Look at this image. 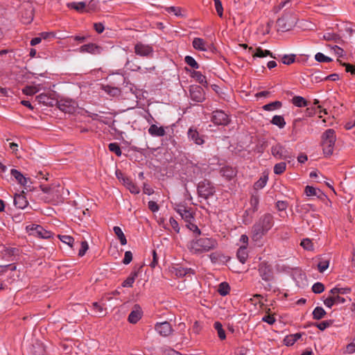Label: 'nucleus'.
I'll use <instances>...</instances> for the list:
<instances>
[{
  "instance_id": "obj_1",
  "label": "nucleus",
  "mask_w": 355,
  "mask_h": 355,
  "mask_svg": "<svg viewBox=\"0 0 355 355\" xmlns=\"http://www.w3.org/2000/svg\"><path fill=\"white\" fill-rule=\"evenodd\" d=\"M273 216L270 214H264L253 225L252 227V238L254 241L260 240L272 227Z\"/></svg>"
},
{
  "instance_id": "obj_2",
  "label": "nucleus",
  "mask_w": 355,
  "mask_h": 355,
  "mask_svg": "<svg viewBox=\"0 0 355 355\" xmlns=\"http://www.w3.org/2000/svg\"><path fill=\"white\" fill-rule=\"evenodd\" d=\"M216 246L217 242L215 239L203 237L191 241L189 243V248L194 254H200L213 250Z\"/></svg>"
},
{
  "instance_id": "obj_3",
  "label": "nucleus",
  "mask_w": 355,
  "mask_h": 355,
  "mask_svg": "<svg viewBox=\"0 0 355 355\" xmlns=\"http://www.w3.org/2000/svg\"><path fill=\"white\" fill-rule=\"evenodd\" d=\"M336 140V132L333 129H327L322 134V146L325 156H330L333 154Z\"/></svg>"
},
{
  "instance_id": "obj_4",
  "label": "nucleus",
  "mask_w": 355,
  "mask_h": 355,
  "mask_svg": "<svg viewBox=\"0 0 355 355\" xmlns=\"http://www.w3.org/2000/svg\"><path fill=\"white\" fill-rule=\"evenodd\" d=\"M270 150L271 154L277 159H285L289 162L290 159L294 158L291 151L279 143L272 146Z\"/></svg>"
},
{
  "instance_id": "obj_5",
  "label": "nucleus",
  "mask_w": 355,
  "mask_h": 355,
  "mask_svg": "<svg viewBox=\"0 0 355 355\" xmlns=\"http://www.w3.org/2000/svg\"><path fill=\"white\" fill-rule=\"evenodd\" d=\"M197 190L198 196L205 199H207L209 197L213 196L215 193L214 187L209 181L207 180L201 181L198 183Z\"/></svg>"
},
{
  "instance_id": "obj_6",
  "label": "nucleus",
  "mask_w": 355,
  "mask_h": 355,
  "mask_svg": "<svg viewBox=\"0 0 355 355\" xmlns=\"http://www.w3.org/2000/svg\"><path fill=\"white\" fill-rule=\"evenodd\" d=\"M26 230L31 235H33L41 239H50L53 235L51 232L45 230L42 226L36 224H31L26 226Z\"/></svg>"
},
{
  "instance_id": "obj_7",
  "label": "nucleus",
  "mask_w": 355,
  "mask_h": 355,
  "mask_svg": "<svg viewBox=\"0 0 355 355\" xmlns=\"http://www.w3.org/2000/svg\"><path fill=\"white\" fill-rule=\"evenodd\" d=\"M135 53L136 55L145 57L146 58H151L154 54V50L152 46L145 44L142 42H137L135 45Z\"/></svg>"
},
{
  "instance_id": "obj_8",
  "label": "nucleus",
  "mask_w": 355,
  "mask_h": 355,
  "mask_svg": "<svg viewBox=\"0 0 355 355\" xmlns=\"http://www.w3.org/2000/svg\"><path fill=\"white\" fill-rule=\"evenodd\" d=\"M258 271L259 276L265 282H268L274 279L272 267L266 261H262L259 263Z\"/></svg>"
},
{
  "instance_id": "obj_9",
  "label": "nucleus",
  "mask_w": 355,
  "mask_h": 355,
  "mask_svg": "<svg viewBox=\"0 0 355 355\" xmlns=\"http://www.w3.org/2000/svg\"><path fill=\"white\" fill-rule=\"evenodd\" d=\"M211 121L218 125H227L230 122V116L224 111L220 110L212 112Z\"/></svg>"
},
{
  "instance_id": "obj_10",
  "label": "nucleus",
  "mask_w": 355,
  "mask_h": 355,
  "mask_svg": "<svg viewBox=\"0 0 355 355\" xmlns=\"http://www.w3.org/2000/svg\"><path fill=\"white\" fill-rule=\"evenodd\" d=\"M189 96L193 101L202 103L205 100V92L199 85H193L189 87Z\"/></svg>"
},
{
  "instance_id": "obj_11",
  "label": "nucleus",
  "mask_w": 355,
  "mask_h": 355,
  "mask_svg": "<svg viewBox=\"0 0 355 355\" xmlns=\"http://www.w3.org/2000/svg\"><path fill=\"white\" fill-rule=\"evenodd\" d=\"M155 329L162 337H168L173 332L171 324L166 321L157 322L155 325Z\"/></svg>"
},
{
  "instance_id": "obj_12",
  "label": "nucleus",
  "mask_w": 355,
  "mask_h": 355,
  "mask_svg": "<svg viewBox=\"0 0 355 355\" xmlns=\"http://www.w3.org/2000/svg\"><path fill=\"white\" fill-rule=\"evenodd\" d=\"M175 210L187 223L190 221H194L195 218L193 213L184 205H177Z\"/></svg>"
},
{
  "instance_id": "obj_13",
  "label": "nucleus",
  "mask_w": 355,
  "mask_h": 355,
  "mask_svg": "<svg viewBox=\"0 0 355 355\" xmlns=\"http://www.w3.org/2000/svg\"><path fill=\"white\" fill-rule=\"evenodd\" d=\"M187 172L189 174V178L191 180L196 178H200L202 176V170L198 164H193V162L188 163L187 165Z\"/></svg>"
},
{
  "instance_id": "obj_14",
  "label": "nucleus",
  "mask_w": 355,
  "mask_h": 355,
  "mask_svg": "<svg viewBox=\"0 0 355 355\" xmlns=\"http://www.w3.org/2000/svg\"><path fill=\"white\" fill-rule=\"evenodd\" d=\"M103 49L94 43H89L80 46V52L88 53L93 55H98L103 52Z\"/></svg>"
},
{
  "instance_id": "obj_15",
  "label": "nucleus",
  "mask_w": 355,
  "mask_h": 355,
  "mask_svg": "<svg viewBox=\"0 0 355 355\" xmlns=\"http://www.w3.org/2000/svg\"><path fill=\"white\" fill-rule=\"evenodd\" d=\"M187 136L190 141L197 145H202L205 143L203 135H201L196 129L190 128L188 130Z\"/></svg>"
},
{
  "instance_id": "obj_16",
  "label": "nucleus",
  "mask_w": 355,
  "mask_h": 355,
  "mask_svg": "<svg viewBox=\"0 0 355 355\" xmlns=\"http://www.w3.org/2000/svg\"><path fill=\"white\" fill-rule=\"evenodd\" d=\"M172 272L178 277H191L195 274V270L190 268L177 266L173 268Z\"/></svg>"
},
{
  "instance_id": "obj_17",
  "label": "nucleus",
  "mask_w": 355,
  "mask_h": 355,
  "mask_svg": "<svg viewBox=\"0 0 355 355\" xmlns=\"http://www.w3.org/2000/svg\"><path fill=\"white\" fill-rule=\"evenodd\" d=\"M142 316V311L139 305L135 304L132 311L128 315V320L130 323L136 324Z\"/></svg>"
},
{
  "instance_id": "obj_18",
  "label": "nucleus",
  "mask_w": 355,
  "mask_h": 355,
  "mask_svg": "<svg viewBox=\"0 0 355 355\" xmlns=\"http://www.w3.org/2000/svg\"><path fill=\"white\" fill-rule=\"evenodd\" d=\"M28 204V200H26V196L24 193H16L14 196V205L16 207L19 209H24L27 207Z\"/></svg>"
},
{
  "instance_id": "obj_19",
  "label": "nucleus",
  "mask_w": 355,
  "mask_h": 355,
  "mask_svg": "<svg viewBox=\"0 0 355 355\" xmlns=\"http://www.w3.org/2000/svg\"><path fill=\"white\" fill-rule=\"evenodd\" d=\"M123 184L133 194H138L140 192L139 188L128 177L122 178Z\"/></svg>"
},
{
  "instance_id": "obj_20",
  "label": "nucleus",
  "mask_w": 355,
  "mask_h": 355,
  "mask_svg": "<svg viewBox=\"0 0 355 355\" xmlns=\"http://www.w3.org/2000/svg\"><path fill=\"white\" fill-rule=\"evenodd\" d=\"M193 47L198 51H207L209 44L202 38L195 37L192 42Z\"/></svg>"
},
{
  "instance_id": "obj_21",
  "label": "nucleus",
  "mask_w": 355,
  "mask_h": 355,
  "mask_svg": "<svg viewBox=\"0 0 355 355\" xmlns=\"http://www.w3.org/2000/svg\"><path fill=\"white\" fill-rule=\"evenodd\" d=\"M304 193L307 196H317L321 199L327 197L320 189L309 185L305 187Z\"/></svg>"
},
{
  "instance_id": "obj_22",
  "label": "nucleus",
  "mask_w": 355,
  "mask_h": 355,
  "mask_svg": "<svg viewBox=\"0 0 355 355\" xmlns=\"http://www.w3.org/2000/svg\"><path fill=\"white\" fill-rule=\"evenodd\" d=\"M148 132L152 137H163L166 135V130L164 127H158L155 124L151 125Z\"/></svg>"
},
{
  "instance_id": "obj_23",
  "label": "nucleus",
  "mask_w": 355,
  "mask_h": 355,
  "mask_svg": "<svg viewBox=\"0 0 355 355\" xmlns=\"http://www.w3.org/2000/svg\"><path fill=\"white\" fill-rule=\"evenodd\" d=\"M11 175L21 185H26L28 178L24 176V175L17 169L12 168L10 171Z\"/></svg>"
},
{
  "instance_id": "obj_24",
  "label": "nucleus",
  "mask_w": 355,
  "mask_h": 355,
  "mask_svg": "<svg viewBox=\"0 0 355 355\" xmlns=\"http://www.w3.org/2000/svg\"><path fill=\"white\" fill-rule=\"evenodd\" d=\"M67 7L70 9H73L78 12L83 13L86 12V2L85 1H80V2H70L67 4Z\"/></svg>"
},
{
  "instance_id": "obj_25",
  "label": "nucleus",
  "mask_w": 355,
  "mask_h": 355,
  "mask_svg": "<svg viewBox=\"0 0 355 355\" xmlns=\"http://www.w3.org/2000/svg\"><path fill=\"white\" fill-rule=\"evenodd\" d=\"M191 76L202 86L205 87H208V83L207 81L206 76H204L200 71H193L191 72Z\"/></svg>"
},
{
  "instance_id": "obj_26",
  "label": "nucleus",
  "mask_w": 355,
  "mask_h": 355,
  "mask_svg": "<svg viewBox=\"0 0 355 355\" xmlns=\"http://www.w3.org/2000/svg\"><path fill=\"white\" fill-rule=\"evenodd\" d=\"M236 257L241 263H245L248 258V248L241 245L237 250Z\"/></svg>"
},
{
  "instance_id": "obj_27",
  "label": "nucleus",
  "mask_w": 355,
  "mask_h": 355,
  "mask_svg": "<svg viewBox=\"0 0 355 355\" xmlns=\"http://www.w3.org/2000/svg\"><path fill=\"white\" fill-rule=\"evenodd\" d=\"M58 107L60 110L65 113H71L74 111V106L71 105V102L69 101H60L58 103Z\"/></svg>"
},
{
  "instance_id": "obj_28",
  "label": "nucleus",
  "mask_w": 355,
  "mask_h": 355,
  "mask_svg": "<svg viewBox=\"0 0 355 355\" xmlns=\"http://www.w3.org/2000/svg\"><path fill=\"white\" fill-rule=\"evenodd\" d=\"M259 196L257 193H253L252 194L250 199V207L251 210H252V212H257L259 209Z\"/></svg>"
},
{
  "instance_id": "obj_29",
  "label": "nucleus",
  "mask_w": 355,
  "mask_h": 355,
  "mask_svg": "<svg viewBox=\"0 0 355 355\" xmlns=\"http://www.w3.org/2000/svg\"><path fill=\"white\" fill-rule=\"evenodd\" d=\"M301 337L302 334L300 333H296L295 334L286 336L284 339V343L286 346H292Z\"/></svg>"
},
{
  "instance_id": "obj_30",
  "label": "nucleus",
  "mask_w": 355,
  "mask_h": 355,
  "mask_svg": "<svg viewBox=\"0 0 355 355\" xmlns=\"http://www.w3.org/2000/svg\"><path fill=\"white\" fill-rule=\"evenodd\" d=\"M270 56L273 58H276L272 55V53L269 50H263L261 47L256 49L255 52L253 53V58H264Z\"/></svg>"
},
{
  "instance_id": "obj_31",
  "label": "nucleus",
  "mask_w": 355,
  "mask_h": 355,
  "mask_svg": "<svg viewBox=\"0 0 355 355\" xmlns=\"http://www.w3.org/2000/svg\"><path fill=\"white\" fill-rule=\"evenodd\" d=\"M114 234L116 235L118 239L120 241V243L122 245H124L127 243L126 238L121 230V228L119 226H114L113 228Z\"/></svg>"
},
{
  "instance_id": "obj_32",
  "label": "nucleus",
  "mask_w": 355,
  "mask_h": 355,
  "mask_svg": "<svg viewBox=\"0 0 355 355\" xmlns=\"http://www.w3.org/2000/svg\"><path fill=\"white\" fill-rule=\"evenodd\" d=\"M327 314L324 309L321 306H316L312 313L313 318L315 320H320Z\"/></svg>"
},
{
  "instance_id": "obj_33",
  "label": "nucleus",
  "mask_w": 355,
  "mask_h": 355,
  "mask_svg": "<svg viewBox=\"0 0 355 355\" xmlns=\"http://www.w3.org/2000/svg\"><path fill=\"white\" fill-rule=\"evenodd\" d=\"M292 103L298 107H306L308 105V101L300 96H294L292 99Z\"/></svg>"
},
{
  "instance_id": "obj_34",
  "label": "nucleus",
  "mask_w": 355,
  "mask_h": 355,
  "mask_svg": "<svg viewBox=\"0 0 355 355\" xmlns=\"http://www.w3.org/2000/svg\"><path fill=\"white\" fill-rule=\"evenodd\" d=\"M271 123L273 125L278 126L279 128H284L286 125V121L284 117L281 115H275L271 120Z\"/></svg>"
},
{
  "instance_id": "obj_35",
  "label": "nucleus",
  "mask_w": 355,
  "mask_h": 355,
  "mask_svg": "<svg viewBox=\"0 0 355 355\" xmlns=\"http://www.w3.org/2000/svg\"><path fill=\"white\" fill-rule=\"evenodd\" d=\"M220 173L228 180L232 179L235 175V171L229 166L223 167L220 169Z\"/></svg>"
},
{
  "instance_id": "obj_36",
  "label": "nucleus",
  "mask_w": 355,
  "mask_h": 355,
  "mask_svg": "<svg viewBox=\"0 0 355 355\" xmlns=\"http://www.w3.org/2000/svg\"><path fill=\"white\" fill-rule=\"evenodd\" d=\"M214 327L217 331L218 336L220 340H225L226 338L225 332L223 328V325L220 322H215Z\"/></svg>"
},
{
  "instance_id": "obj_37",
  "label": "nucleus",
  "mask_w": 355,
  "mask_h": 355,
  "mask_svg": "<svg viewBox=\"0 0 355 355\" xmlns=\"http://www.w3.org/2000/svg\"><path fill=\"white\" fill-rule=\"evenodd\" d=\"M254 214V212H252V210L249 208L245 211L243 215V221L245 225H248L252 222Z\"/></svg>"
},
{
  "instance_id": "obj_38",
  "label": "nucleus",
  "mask_w": 355,
  "mask_h": 355,
  "mask_svg": "<svg viewBox=\"0 0 355 355\" xmlns=\"http://www.w3.org/2000/svg\"><path fill=\"white\" fill-rule=\"evenodd\" d=\"M282 102L276 101L268 104L264 105L263 109L266 111H272L282 107Z\"/></svg>"
},
{
  "instance_id": "obj_39",
  "label": "nucleus",
  "mask_w": 355,
  "mask_h": 355,
  "mask_svg": "<svg viewBox=\"0 0 355 355\" xmlns=\"http://www.w3.org/2000/svg\"><path fill=\"white\" fill-rule=\"evenodd\" d=\"M230 291V287L227 282H222L219 284L218 292L222 296L227 295Z\"/></svg>"
},
{
  "instance_id": "obj_40",
  "label": "nucleus",
  "mask_w": 355,
  "mask_h": 355,
  "mask_svg": "<svg viewBox=\"0 0 355 355\" xmlns=\"http://www.w3.org/2000/svg\"><path fill=\"white\" fill-rule=\"evenodd\" d=\"M286 168V164L285 162H279L274 166L273 171L276 175L282 174Z\"/></svg>"
},
{
  "instance_id": "obj_41",
  "label": "nucleus",
  "mask_w": 355,
  "mask_h": 355,
  "mask_svg": "<svg viewBox=\"0 0 355 355\" xmlns=\"http://www.w3.org/2000/svg\"><path fill=\"white\" fill-rule=\"evenodd\" d=\"M108 149L115 153L118 157H120L122 154L121 149L119 145V144L114 142V143H110L108 145Z\"/></svg>"
},
{
  "instance_id": "obj_42",
  "label": "nucleus",
  "mask_w": 355,
  "mask_h": 355,
  "mask_svg": "<svg viewBox=\"0 0 355 355\" xmlns=\"http://www.w3.org/2000/svg\"><path fill=\"white\" fill-rule=\"evenodd\" d=\"M268 177L263 176L261 177L254 184V189H263L267 183Z\"/></svg>"
},
{
  "instance_id": "obj_43",
  "label": "nucleus",
  "mask_w": 355,
  "mask_h": 355,
  "mask_svg": "<svg viewBox=\"0 0 355 355\" xmlns=\"http://www.w3.org/2000/svg\"><path fill=\"white\" fill-rule=\"evenodd\" d=\"M351 289L349 288H338L334 287L330 290V293L331 295H339V294H347L350 292Z\"/></svg>"
},
{
  "instance_id": "obj_44",
  "label": "nucleus",
  "mask_w": 355,
  "mask_h": 355,
  "mask_svg": "<svg viewBox=\"0 0 355 355\" xmlns=\"http://www.w3.org/2000/svg\"><path fill=\"white\" fill-rule=\"evenodd\" d=\"M184 62L193 69H198L200 67L198 63L196 61V60L192 56L190 55H187L184 58Z\"/></svg>"
},
{
  "instance_id": "obj_45",
  "label": "nucleus",
  "mask_w": 355,
  "mask_h": 355,
  "mask_svg": "<svg viewBox=\"0 0 355 355\" xmlns=\"http://www.w3.org/2000/svg\"><path fill=\"white\" fill-rule=\"evenodd\" d=\"M315 59L316 61L319 62H329L332 61V59L325 55H324L322 53H317L315 55Z\"/></svg>"
},
{
  "instance_id": "obj_46",
  "label": "nucleus",
  "mask_w": 355,
  "mask_h": 355,
  "mask_svg": "<svg viewBox=\"0 0 355 355\" xmlns=\"http://www.w3.org/2000/svg\"><path fill=\"white\" fill-rule=\"evenodd\" d=\"M333 324V320H325L319 323L313 324L314 326L317 327L320 330L324 331L327 328L329 327Z\"/></svg>"
},
{
  "instance_id": "obj_47",
  "label": "nucleus",
  "mask_w": 355,
  "mask_h": 355,
  "mask_svg": "<svg viewBox=\"0 0 355 355\" xmlns=\"http://www.w3.org/2000/svg\"><path fill=\"white\" fill-rule=\"evenodd\" d=\"M322 37L327 41H334L336 42H338L340 40L339 36L334 33H326L323 35Z\"/></svg>"
},
{
  "instance_id": "obj_48",
  "label": "nucleus",
  "mask_w": 355,
  "mask_h": 355,
  "mask_svg": "<svg viewBox=\"0 0 355 355\" xmlns=\"http://www.w3.org/2000/svg\"><path fill=\"white\" fill-rule=\"evenodd\" d=\"M59 238L62 243L68 245L70 247L73 246L74 239L72 236L69 235H62L59 236Z\"/></svg>"
},
{
  "instance_id": "obj_49",
  "label": "nucleus",
  "mask_w": 355,
  "mask_h": 355,
  "mask_svg": "<svg viewBox=\"0 0 355 355\" xmlns=\"http://www.w3.org/2000/svg\"><path fill=\"white\" fill-rule=\"evenodd\" d=\"M214 1V7L220 17H223V8L220 0H213Z\"/></svg>"
},
{
  "instance_id": "obj_50",
  "label": "nucleus",
  "mask_w": 355,
  "mask_h": 355,
  "mask_svg": "<svg viewBox=\"0 0 355 355\" xmlns=\"http://www.w3.org/2000/svg\"><path fill=\"white\" fill-rule=\"evenodd\" d=\"M341 65L345 67V71L350 73L352 75L355 76V65L349 63L342 62L340 60H338Z\"/></svg>"
},
{
  "instance_id": "obj_51",
  "label": "nucleus",
  "mask_w": 355,
  "mask_h": 355,
  "mask_svg": "<svg viewBox=\"0 0 355 355\" xmlns=\"http://www.w3.org/2000/svg\"><path fill=\"white\" fill-rule=\"evenodd\" d=\"M23 94L27 96H33L37 92V89L33 86H26L22 89Z\"/></svg>"
},
{
  "instance_id": "obj_52",
  "label": "nucleus",
  "mask_w": 355,
  "mask_h": 355,
  "mask_svg": "<svg viewBox=\"0 0 355 355\" xmlns=\"http://www.w3.org/2000/svg\"><path fill=\"white\" fill-rule=\"evenodd\" d=\"M98 1L96 0H91L88 3H86V12H89L95 10L98 6Z\"/></svg>"
},
{
  "instance_id": "obj_53",
  "label": "nucleus",
  "mask_w": 355,
  "mask_h": 355,
  "mask_svg": "<svg viewBox=\"0 0 355 355\" xmlns=\"http://www.w3.org/2000/svg\"><path fill=\"white\" fill-rule=\"evenodd\" d=\"M324 290V286L323 285V284L320 282H316L312 286V291L316 294H320L322 293Z\"/></svg>"
},
{
  "instance_id": "obj_54",
  "label": "nucleus",
  "mask_w": 355,
  "mask_h": 355,
  "mask_svg": "<svg viewBox=\"0 0 355 355\" xmlns=\"http://www.w3.org/2000/svg\"><path fill=\"white\" fill-rule=\"evenodd\" d=\"M282 62L284 64L289 65L295 62V55L294 54L291 55H284L282 58Z\"/></svg>"
},
{
  "instance_id": "obj_55",
  "label": "nucleus",
  "mask_w": 355,
  "mask_h": 355,
  "mask_svg": "<svg viewBox=\"0 0 355 355\" xmlns=\"http://www.w3.org/2000/svg\"><path fill=\"white\" fill-rule=\"evenodd\" d=\"M187 228H189L193 233L197 235H200L201 234L200 230L198 227V226L193 223V221H190L186 224Z\"/></svg>"
},
{
  "instance_id": "obj_56",
  "label": "nucleus",
  "mask_w": 355,
  "mask_h": 355,
  "mask_svg": "<svg viewBox=\"0 0 355 355\" xmlns=\"http://www.w3.org/2000/svg\"><path fill=\"white\" fill-rule=\"evenodd\" d=\"M89 249V245L86 241H83L80 243V248L78 252V256L83 257L87 250Z\"/></svg>"
},
{
  "instance_id": "obj_57",
  "label": "nucleus",
  "mask_w": 355,
  "mask_h": 355,
  "mask_svg": "<svg viewBox=\"0 0 355 355\" xmlns=\"http://www.w3.org/2000/svg\"><path fill=\"white\" fill-rule=\"evenodd\" d=\"M162 352L163 355H182L179 352L175 351V349L168 347H163L162 349Z\"/></svg>"
},
{
  "instance_id": "obj_58",
  "label": "nucleus",
  "mask_w": 355,
  "mask_h": 355,
  "mask_svg": "<svg viewBox=\"0 0 355 355\" xmlns=\"http://www.w3.org/2000/svg\"><path fill=\"white\" fill-rule=\"evenodd\" d=\"M329 265V261L328 260H322L318 263V269L320 272H323L328 268Z\"/></svg>"
},
{
  "instance_id": "obj_59",
  "label": "nucleus",
  "mask_w": 355,
  "mask_h": 355,
  "mask_svg": "<svg viewBox=\"0 0 355 355\" xmlns=\"http://www.w3.org/2000/svg\"><path fill=\"white\" fill-rule=\"evenodd\" d=\"M305 250H310L313 248V243L311 240L309 239H304L301 241L300 244Z\"/></svg>"
},
{
  "instance_id": "obj_60",
  "label": "nucleus",
  "mask_w": 355,
  "mask_h": 355,
  "mask_svg": "<svg viewBox=\"0 0 355 355\" xmlns=\"http://www.w3.org/2000/svg\"><path fill=\"white\" fill-rule=\"evenodd\" d=\"M92 309L96 314L101 315L103 312V308L98 302H94L92 304Z\"/></svg>"
},
{
  "instance_id": "obj_61",
  "label": "nucleus",
  "mask_w": 355,
  "mask_h": 355,
  "mask_svg": "<svg viewBox=\"0 0 355 355\" xmlns=\"http://www.w3.org/2000/svg\"><path fill=\"white\" fill-rule=\"evenodd\" d=\"M132 260V254L130 251H126L125 252L123 263L125 265L129 264Z\"/></svg>"
},
{
  "instance_id": "obj_62",
  "label": "nucleus",
  "mask_w": 355,
  "mask_h": 355,
  "mask_svg": "<svg viewBox=\"0 0 355 355\" xmlns=\"http://www.w3.org/2000/svg\"><path fill=\"white\" fill-rule=\"evenodd\" d=\"M169 223L175 232L178 233L180 232V227L178 223L175 218H173V217L170 218Z\"/></svg>"
},
{
  "instance_id": "obj_63",
  "label": "nucleus",
  "mask_w": 355,
  "mask_h": 355,
  "mask_svg": "<svg viewBox=\"0 0 355 355\" xmlns=\"http://www.w3.org/2000/svg\"><path fill=\"white\" fill-rule=\"evenodd\" d=\"M262 321L267 322L269 324H273L276 320L272 315H266L262 318Z\"/></svg>"
},
{
  "instance_id": "obj_64",
  "label": "nucleus",
  "mask_w": 355,
  "mask_h": 355,
  "mask_svg": "<svg viewBox=\"0 0 355 355\" xmlns=\"http://www.w3.org/2000/svg\"><path fill=\"white\" fill-rule=\"evenodd\" d=\"M148 209L153 212L158 211L159 207V205L155 201H149L148 203Z\"/></svg>"
}]
</instances>
